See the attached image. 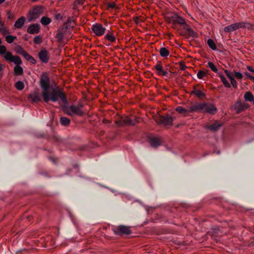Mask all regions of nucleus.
<instances>
[{
  "instance_id": "0eeeda50",
  "label": "nucleus",
  "mask_w": 254,
  "mask_h": 254,
  "mask_svg": "<svg viewBox=\"0 0 254 254\" xmlns=\"http://www.w3.org/2000/svg\"><path fill=\"white\" fill-rule=\"evenodd\" d=\"M105 28L99 24H93L92 26L93 32L97 36H101L103 35L105 31Z\"/></svg>"
},
{
  "instance_id": "864d4df0",
  "label": "nucleus",
  "mask_w": 254,
  "mask_h": 254,
  "mask_svg": "<svg viewBox=\"0 0 254 254\" xmlns=\"http://www.w3.org/2000/svg\"><path fill=\"white\" fill-rule=\"evenodd\" d=\"M5 0H0V4L2 3Z\"/></svg>"
},
{
  "instance_id": "a878e982",
  "label": "nucleus",
  "mask_w": 254,
  "mask_h": 254,
  "mask_svg": "<svg viewBox=\"0 0 254 254\" xmlns=\"http://www.w3.org/2000/svg\"><path fill=\"white\" fill-rule=\"evenodd\" d=\"M219 77H220V78L221 79V81L222 82V83H223L224 85L226 87L230 88L231 87V84L229 83V82L227 81V80L226 79V78H225V77L223 75L220 74L219 75Z\"/></svg>"
},
{
  "instance_id": "7c9ffc66",
  "label": "nucleus",
  "mask_w": 254,
  "mask_h": 254,
  "mask_svg": "<svg viewBox=\"0 0 254 254\" xmlns=\"http://www.w3.org/2000/svg\"><path fill=\"white\" fill-rule=\"evenodd\" d=\"M64 36V32L61 30H59L56 36V38L58 42H62L63 40Z\"/></svg>"
},
{
  "instance_id": "e433bc0d",
  "label": "nucleus",
  "mask_w": 254,
  "mask_h": 254,
  "mask_svg": "<svg viewBox=\"0 0 254 254\" xmlns=\"http://www.w3.org/2000/svg\"><path fill=\"white\" fill-rule=\"evenodd\" d=\"M105 38L108 40L112 42L115 41L116 40L115 36L112 34H107L105 36Z\"/></svg>"
},
{
  "instance_id": "c9c22d12",
  "label": "nucleus",
  "mask_w": 254,
  "mask_h": 254,
  "mask_svg": "<svg viewBox=\"0 0 254 254\" xmlns=\"http://www.w3.org/2000/svg\"><path fill=\"white\" fill-rule=\"evenodd\" d=\"M207 66L209 67L211 69V70L213 71V72H218L217 68H216V67L215 66L214 64L213 63H212V62H209L207 63Z\"/></svg>"
},
{
  "instance_id": "de8ad7c7",
  "label": "nucleus",
  "mask_w": 254,
  "mask_h": 254,
  "mask_svg": "<svg viewBox=\"0 0 254 254\" xmlns=\"http://www.w3.org/2000/svg\"><path fill=\"white\" fill-rule=\"evenodd\" d=\"M247 68L250 71H252L253 72H254V69L252 68V67L250 66H248L247 67Z\"/></svg>"
},
{
  "instance_id": "49530a36",
  "label": "nucleus",
  "mask_w": 254,
  "mask_h": 254,
  "mask_svg": "<svg viewBox=\"0 0 254 254\" xmlns=\"http://www.w3.org/2000/svg\"><path fill=\"white\" fill-rule=\"evenodd\" d=\"M180 66H181V69L183 70H185V68H186V66L185 65L183 64V63H181L180 64Z\"/></svg>"
},
{
  "instance_id": "c85d7f7f",
  "label": "nucleus",
  "mask_w": 254,
  "mask_h": 254,
  "mask_svg": "<svg viewBox=\"0 0 254 254\" xmlns=\"http://www.w3.org/2000/svg\"><path fill=\"white\" fill-rule=\"evenodd\" d=\"M40 21L42 25H47L51 23V20L48 17L43 16L41 18Z\"/></svg>"
},
{
  "instance_id": "58836bf2",
  "label": "nucleus",
  "mask_w": 254,
  "mask_h": 254,
  "mask_svg": "<svg viewBox=\"0 0 254 254\" xmlns=\"http://www.w3.org/2000/svg\"><path fill=\"white\" fill-rule=\"evenodd\" d=\"M33 42L35 44H39L42 42V38L40 36H36L34 37Z\"/></svg>"
},
{
  "instance_id": "aec40b11",
  "label": "nucleus",
  "mask_w": 254,
  "mask_h": 254,
  "mask_svg": "<svg viewBox=\"0 0 254 254\" xmlns=\"http://www.w3.org/2000/svg\"><path fill=\"white\" fill-rule=\"evenodd\" d=\"M161 139L158 137H153L150 139V144L153 147H157L160 145Z\"/></svg>"
},
{
  "instance_id": "1a4fd4ad",
  "label": "nucleus",
  "mask_w": 254,
  "mask_h": 254,
  "mask_svg": "<svg viewBox=\"0 0 254 254\" xmlns=\"http://www.w3.org/2000/svg\"><path fill=\"white\" fill-rule=\"evenodd\" d=\"M204 106V103H195L191 106L189 107V112H203V109Z\"/></svg>"
},
{
  "instance_id": "72a5a7b5",
  "label": "nucleus",
  "mask_w": 254,
  "mask_h": 254,
  "mask_svg": "<svg viewBox=\"0 0 254 254\" xmlns=\"http://www.w3.org/2000/svg\"><path fill=\"white\" fill-rule=\"evenodd\" d=\"M15 86L17 90H22L24 87V85L22 81H18L15 83Z\"/></svg>"
},
{
  "instance_id": "4c0bfd02",
  "label": "nucleus",
  "mask_w": 254,
  "mask_h": 254,
  "mask_svg": "<svg viewBox=\"0 0 254 254\" xmlns=\"http://www.w3.org/2000/svg\"><path fill=\"white\" fill-rule=\"evenodd\" d=\"M0 32H1L2 34L4 37L7 35L6 34L9 33V31L6 29L3 24H1V27H0Z\"/></svg>"
},
{
  "instance_id": "f8f14e48",
  "label": "nucleus",
  "mask_w": 254,
  "mask_h": 254,
  "mask_svg": "<svg viewBox=\"0 0 254 254\" xmlns=\"http://www.w3.org/2000/svg\"><path fill=\"white\" fill-rule=\"evenodd\" d=\"M29 100H31L32 102L38 103L41 101V97L39 93L37 91H34L31 93L28 96Z\"/></svg>"
},
{
  "instance_id": "f257e3e1",
  "label": "nucleus",
  "mask_w": 254,
  "mask_h": 254,
  "mask_svg": "<svg viewBox=\"0 0 254 254\" xmlns=\"http://www.w3.org/2000/svg\"><path fill=\"white\" fill-rule=\"evenodd\" d=\"M40 86L42 89L41 95L46 103L49 101L56 102L60 99L64 104H67V101L64 94L59 88L55 86L51 88L49 79L47 73L42 75L40 79Z\"/></svg>"
},
{
  "instance_id": "ea45409f",
  "label": "nucleus",
  "mask_w": 254,
  "mask_h": 254,
  "mask_svg": "<svg viewBox=\"0 0 254 254\" xmlns=\"http://www.w3.org/2000/svg\"><path fill=\"white\" fill-rule=\"evenodd\" d=\"M206 75V73L202 71V70H199L198 71L197 73V76L198 77V78L199 79H202L203 78V77Z\"/></svg>"
},
{
  "instance_id": "dca6fc26",
  "label": "nucleus",
  "mask_w": 254,
  "mask_h": 254,
  "mask_svg": "<svg viewBox=\"0 0 254 254\" xmlns=\"http://www.w3.org/2000/svg\"><path fill=\"white\" fill-rule=\"evenodd\" d=\"M223 123L215 122L211 125L206 127V128L212 131H217L221 127L223 126Z\"/></svg>"
},
{
  "instance_id": "9b49d317",
  "label": "nucleus",
  "mask_w": 254,
  "mask_h": 254,
  "mask_svg": "<svg viewBox=\"0 0 254 254\" xmlns=\"http://www.w3.org/2000/svg\"><path fill=\"white\" fill-rule=\"evenodd\" d=\"M40 60L44 63L48 62L49 60V53L46 50H41L38 54Z\"/></svg>"
},
{
  "instance_id": "6ab92c4d",
  "label": "nucleus",
  "mask_w": 254,
  "mask_h": 254,
  "mask_svg": "<svg viewBox=\"0 0 254 254\" xmlns=\"http://www.w3.org/2000/svg\"><path fill=\"white\" fill-rule=\"evenodd\" d=\"M161 123L165 125H171L173 122V118L169 116L163 117L161 119Z\"/></svg>"
},
{
  "instance_id": "37998d69",
  "label": "nucleus",
  "mask_w": 254,
  "mask_h": 254,
  "mask_svg": "<svg viewBox=\"0 0 254 254\" xmlns=\"http://www.w3.org/2000/svg\"><path fill=\"white\" fill-rule=\"evenodd\" d=\"M245 74L248 77H249L250 79H252L254 81V77L251 75V74H250V73L248 72H245Z\"/></svg>"
},
{
  "instance_id": "bb28decb",
  "label": "nucleus",
  "mask_w": 254,
  "mask_h": 254,
  "mask_svg": "<svg viewBox=\"0 0 254 254\" xmlns=\"http://www.w3.org/2000/svg\"><path fill=\"white\" fill-rule=\"evenodd\" d=\"M244 98L246 101L253 102L254 100V96L251 92H247L244 95Z\"/></svg>"
},
{
  "instance_id": "a19ab883",
  "label": "nucleus",
  "mask_w": 254,
  "mask_h": 254,
  "mask_svg": "<svg viewBox=\"0 0 254 254\" xmlns=\"http://www.w3.org/2000/svg\"><path fill=\"white\" fill-rule=\"evenodd\" d=\"M234 76L238 79H241L243 77V74L240 72L235 71L234 73Z\"/></svg>"
},
{
  "instance_id": "8fccbe9b",
  "label": "nucleus",
  "mask_w": 254,
  "mask_h": 254,
  "mask_svg": "<svg viewBox=\"0 0 254 254\" xmlns=\"http://www.w3.org/2000/svg\"><path fill=\"white\" fill-rule=\"evenodd\" d=\"M7 14H8V19H11V12H10V11H8L7 12Z\"/></svg>"
},
{
  "instance_id": "9d476101",
  "label": "nucleus",
  "mask_w": 254,
  "mask_h": 254,
  "mask_svg": "<svg viewBox=\"0 0 254 254\" xmlns=\"http://www.w3.org/2000/svg\"><path fill=\"white\" fill-rule=\"evenodd\" d=\"M185 19L176 14H173L169 17V22L173 24L177 23L182 24L184 23Z\"/></svg>"
},
{
  "instance_id": "5701e85b",
  "label": "nucleus",
  "mask_w": 254,
  "mask_h": 254,
  "mask_svg": "<svg viewBox=\"0 0 254 254\" xmlns=\"http://www.w3.org/2000/svg\"><path fill=\"white\" fill-rule=\"evenodd\" d=\"M191 94L195 95L198 98H201L205 96V94L202 91L196 90L195 87H194V89L191 92Z\"/></svg>"
},
{
  "instance_id": "2eb2a0df",
  "label": "nucleus",
  "mask_w": 254,
  "mask_h": 254,
  "mask_svg": "<svg viewBox=\"0 0 254 254\" xmlns=\"http://www.w3.org/2000/svg\"><path fill=\"white\" fill-rule=\"evenodd\" d=\"M154 66L156 70V72L158 75L164 76L168 75V72L163 69V66L160 63L155 64Z\"/></svg>"
},
{
  "instance_id": "f704fd0d",
  "label": "nucleus",
  "mask_w": 254,
  "mask_h": 254,
  "mask_svg": "<svg viewBox=\"0 0 254 254\" xmlns=\"http://www.w3.org/2000/svg\"><path fill=\"white\" fill-rule=\"evenodd\" d=\"M234 108L237 113H240L243 109L242 104L240 102H237L234 105Z\"/></svg>"
},
{
  "instance_id": "6e6552de",
  "label": "nucleus",
  "mask_w": 254,
  "mask_h": 254,
  "mask_svg": "<svg viewBox=\"0 0 254 254\" xmlns=\"http://www.w3.org/2000/svg\"><path fill=\"white\" fill-rule=\"evenodd\" d=\"M204 106L203 109V113H207L210 114H214L217 111V109L214 105L204 103Z\"/></svg>"
},
{
  "instance_id": "6e6d98bb",
  "label": "nucleus",
  "mask_w": 254,
  "mask_h": 254,
  "mask_svg": "<svg viewBox=\"0 0 254 254\" xmlns=\"http://www.w3.org/2000/svg\"><path fill=\"white\" fill-rule=\"evenodd\" d=\"M253 104H254V100L253 101Z\"/></svg>"
},
{
  "instance_id": "39448f33",
  "label": "nucleus",
  "mask_w": 254,
  "mask_h": 254,
  "mask_svg": "<svg viewBox=\"0 0 254 254\" xmlns=\"http://www.w3.org/2000/svg\"><path fill=\"white\" fill-rule=\"evenodd\" d=\"M43 13V8L40 5H37L30 10L27 15L29 21H33L38 18Z\"/></svg>"
},
{
  "instance_id": "5fc2aeb1",
  "label": "nucleus",
  "mask_w": 254,
  "mask_h": 254,
  "mask_svg": "<svg viewBox=\"0 0 254 254\" xmlns=\"http://www.w3.org/2000/svg\"><path fill=\"white\" fill-rule=\"evenodd\" d=\"M108 122V121L106 120H103V123H107Z\"/></svg>"
},
{
  "instance_id": "412c9836",
  "label": "nucleus",
  "mask_w": 254,
  "mask_h": 254,
  "mask_svg": "<svg viewBox=\"0 0 254 254\" xmlns=\"http://www.w3.org/2000/svg\"><path fill=\"white\" fill-rule=\"evenodd\" d=\"M16 64L14 67V74L16 76L21 75L23 73V69L21 66L19 65L20 64Z\"/></svg>"
},
{
  "instance_id": "7ed1b4c3",
  "label": "nucleus",
  "mask_w": 254,
  "mask_h": 254,
  "mask_svg": "<svg viewBox=\"0 0 254 254\" xmlns=\"http://www.w3.org/2000/svg\"><path fill=\"white\" fill-rule=\"evenodd\" d=\"M240 28H247L250 29L252 28V25L247 21L236 22L225 27L223 29V31L225 32L231 33Z\"/></svg>"
},
{
  "instance_id": "ddd939ff",
  "label": "nucleus",
  "mask_w": 254,
  "mask_h": 254,
  "mask_svg": "<svg viewBox=\"0 0 254 254\" xmlns=\"http://www.w3.org/2000/svg\"><path fill=\"white\" fill-rule=\"evenodd\" d=\"M40 26L38 24H32L27 28V31L31 34H36L39 32Z\"/></svg>"
},
{
  "instance_id": "b1692460",
  "label": "nucleus",
  "mask_w": 254,
  "mask_h": 254,
  "mask_svg": "<svg viewBox=\"0 0 254 254\" xmlns=\"http://www.w3.org/2000/svg\"><path fill=\"white\" fill-rule=\"evenodd\" d=\"M176 110L178 113L183 114L185 116H186L187 113H189V107L187 108V109H185L181 106H179L177 107Z\"/></svg>"
},
{
  "instance_id": "f3484780",
  "label": "nucleus",
  "mask_w": 254,
  "mask_h": 254,
  "mask_svg": "<svg viewBox=\"0 0 254 254\" xmlns=\"http://www.w3.org/2000/svg\"><path fill=\"white\" fill-rule=\"evenodd\" d=\"M183 26V28L187 30L190 36L195 37L196 36V33L190 27V26L186 23L185 20H184V23L180 24Z\"/></svg>"
},
{
  "instance_id": "603ef678",
  "label": "nucleus",
  "mask_w": 254,
  "mask_h": 254,
  "mask_svg": "<svg viewBox=\"0 0 254 254\" xmlns=\"http://www.w3.org/2000/svg\"><path fill=\"white\" fill-rule=\"evenodd\" d=\"M3 70V65L2 64H0V71Z\"/></svg>"
},
{
  "instance_id": "09e8293b",
  "label": "nucleus",
  "mask_w": 254,
  "mask_h": 254,
  "mask_svg": "<svg viewBox=\"0 0 254 254\" xmlns=\"http://www.w3.org/2000/svg\"><path fill=\"white\" fill-rule=\"evenodd\" d=\"M84 0H77L76 1V2L77 3V4H82L83 3V1H84Z\"/></svg>"
},
{
  "instance_id": "c03bdc74",
  "label": "nucleus",
  "mask_w": 254,
  "mask_h": 254,
  "mask_svg": "<svg viewBox=\"0 0 254 254\" xmlns=\"http://www.w3.org/2000/svg\"><path fill=\"white\" fill-rule=\"evenodd\" d=\"M234 75L233 74V73L231 72L230 73L228 74V75H227V76L229 78L230 80L234 78Z\"/></svg>"
},
{
  "instance_id": "423d86ee",
  "label": "nucleus",
  "mask_w": 254,
  "mask_h": 254,
  "mask_svg": "<svg viewBox=\"0 0 254 254\" xmlns=\"http://www.w3.org/2000/svg\"><path fill=\"white\" fill-rule=\"evenodd\" d=\"M113 230L114 233L118 235H128L131 233L129 227L124 225L115 227Z\"/></svg>"
},
{
  "instance_id": "473e14b6",
  "label": "nucleus",
  "mask_w": 254,
  "mask_h": 254,
  "mask_svg": "<svg viewBox=\"0 0 254 254\" xmlns=\"http://www.w3.org/2000/svg\"><path fill=\"white\" fill-rule=\"evenodd\" d=\"M14 51L17 54L21 55V56L25 52V50L19 45H17L14 48Z\"/></svg>"
},
{
  "instance_id": "393cba45",
  "label": "nucleus",
  "mask_w": 254,
  "mask_h": 254,
  "mask_svg": "<svg viewBox=\"0 0 254 254\" xmlns=\"http://www.w3.org/2000/svg\"><path fill=\"white\" fill-rule=\"evenodd\" d=\"M159 53L160 56L162 57H167L169 55V51L164 47L160 49Z\"/></svg>"
},
{
  "instance_id": "a211bd4d",
  "label": "nucleus",
  "mask_w": 254,
  "mask_h": 254,
  "mask_svg": "<svg viewBox=\"0 0 254 254\" xmlns=\"http://www.w3.org/2000/svg\"><path fill=\"white\" fill-rule=\"evenodd\" d=\"M25 21V18L21 16L18 18L15 22L14 26L17 29H20L23 26Z\"/></svg>"
},
{
  "instance_id": "20e7f679",
  "label": "nucleus",
  "mask_w": 254,
  "mask_h": 254,
  "mask_svg": "<svg viewBox=\"0 0 254 254\" xmlns=\"http://www.w3.org/2000/svg\"><path fill=\"white\" fill-rule=\"evenodd\" d=\"M83 107V104L79 103L77 105H72L67 107L65 109V112L66 114L70 116L77 115L81 116L84 114V112L82 110Z\"/></svg>"
},
{
  "instance_id": "c756f323",
  "label": "nucleus",
  "mask_w": 254,
  "mask_h": 254,
  "mask_svg": "<svg viewBox=\"0 0 254 254\" xmlns=\"http://www.w3.org/2000/svg\"><path fill=\"white\" fill-rule=\"evenodd\" d=\"M207 44L209 47L213 50H215L217 49V47L215 42L211 39H209L207 40Z\"/></svg>"
},
{
  "instance_id": "79ce46f5",
  "label": "nucleus",
  "mask_w": 254,
  "mask_h": 254,
  "mask_svg": "<svg viewBox=\"0 0 254 254\" xmlns=\"http://www.w3.org/2000/svg\"><path fill=\"white\" fill-rule=\"evenodd\" d=\"M230 81H231V84H232L233 87L234 88L236 89L237 88V81L235 79V78H233V79H232L231 80H230Z\"/></svg>"
},
{
  "instance_id": "a18cd8bd",
  "label": "nucleus",
  "mask_w": 254,
  "mask_h": 254,
  "mask_svg": "<svg viewBox=\"0 0 254 254\" xmlns=\"http://www.w3.org/2000/svg\"><path fill=\"white\" fill-rule=\"evenodd\" d=\"M108 6L109 7H111L112 8H113L115 7L116 4L115 3H109L108 4Z\"/></svg>"
},
{
  "instance_id": "2f4dec72",
  "label": "nucleus",
  "mask_w": 254,
  "mask_h": 254,
  "mask_svg": "<svg viewBox=\"0 0 254 254\" xmlns=\"http://www.w3.org/2000/svg\"><path fill=\"white\" fill-rule=\"evenodd\" d=\"M60 123L63 126H66L69 124L70 120L66 117H61Z\"/></svg>"
},
{
  "instance_id": "4be33fe9",
  "label": "nucleus",
  "mask_w": 254,
  "mask_h": 254,
  "mask_svg": "<svg viewBox=\"0 0 254 254\" xmlns=\"http://www.w3.org/2000/svg\"><path fill=\"white\" fill-rule=\"evenodd\" d=\"M27 61L33 64H36V60L26 51L22 55Z\"/></svg>"
},
{
  "instance_id": "f03ea898",
  "label": "nucleus",
  "mask_w": 254,
  "mask_h": 254,
  "mask_svg": "<svg viewBox=\"0 0 254 254\" xmlns=\"http://www.w3.org/2000/svg\"><path fill=\"white\" fill-rule=\"evenodd\" d=\"M2 41L0 38V55L7 62L13 63L15 64H21L22 61L20 58L17 56H13L11 52L7 50L6 47L1 45Z\"/></svg>"
},
{
  "instance_id": "3c124183",
  "label": "nucleus",
  "mask_w": 254,
  "mask_h": 254,
  "mask_svg": "<svg viewBox=\"0 0 254 254\" xmlns=\"http://www.w3.org/2000/svg\"><path fill=\"white\" fill-rule=\"evenodd\" d=\"M224 72L225 73L226 75H228L229 73H230V71H229L228 70L226 69L224 70Z\"/></svg>"
},
{
  "instance_id": "cd10ccee",
  "label": "nucleus",
  "mask_w": 254,
  "mask_h": 254,
  "mask_svg": "<svg viewBox=\"0 0 254 254\" xmlns=\"http://www.w3.org/2000/svg\"><path fill=\"white\" fill-rule=\"evenodd\" d=\"M5 41L8 44H11L17 39V37L15 36L7 35L5 37Z\"/></svg>"
},
{
  "instance_id": "4468645a",
  "label": "nucleus",
  "mask_w": 254,
  "mask_h": 254,
  "mask_svg": "<svg viewBox=\"0 0 254 254\" xmlns=\"http://www.w3.org/2000/svg\"><path fill=\"white\" fill-rule=\"evenodd\" d=\"M122 121L124 124L127 125H135L138 122L137 119L135 117L132 118L129 117H126L122 120Z\"/></svg>"
}]
</instances>
